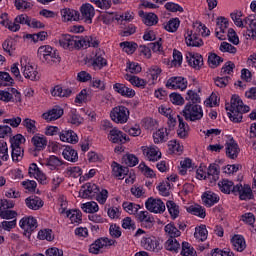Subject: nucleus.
Returning a JSON list of instances; mask_svg holds the SVG:
<instances>
[{"label": "nucleus", "instance_id": "nucleus-2", "mask_svg": "<svg viewBox=\"0 0 256 256\" xmlns=\"http://www.w3.org/2000/svg\"><path fill=\"white\" fill-rule=\"evenodd\" d=\"M62 49L73 51L74 49H83L88 43L89 38H83V36H75L70 34H63L58 41Z\"/></svg>", "mask_w": 256, "mask_h": 256}, {"label": "nucleus", "instance_id": "nucleus-40", "mask_svg": "<svg viewBox=\"0 0 256 256\" xmlns=\"http://www.w3.org/2000/svg\"><path fill=\"white\" fill-rule=\"evenodd\" d=\"M37 122L31 118H26L22 121L23 127H25L28 131V133H32V135H35L37 133Z\"/></svg>", "mask_w": 256, "mask_h": 256}, {"label": "nucleus", "instance_id": "nucleus-46", "mask_svg": "<svg viewBox=\"0 0 256 256\" xmlns=\"http://www.w3.org/2000/svg\"><path fill=\"white\" fill-rule=\"evenodd\" d=\"M143 23L148 27H153V25H157V23H159V18L155 15V13H148L144 15Z\"/></svg>", "mask_w": 256, "mask_h": 256}, {"label": "nucleus", "instance_id": "nucleus-4", "mask_svg": "<svg viewBox=\"0 0 256 256\" xmlns=\"http://www.w3.org/2000/svg\"><path fill=\"white\" fill-rule=\"evenodd\" d=\"M110 117L114 123L123 124L129 121V109L125 106H118L113 108Z\"/></svg>", "mask_w": 256, "mask_h": 256}, {"label": "nucleus", "instance_id": "nucleus-9", "mask_svg": "<svg viewBox=\"0 0 256 256\" xmlns=\"http://www.w3.org/2000/svg\"><path fill=\"white\" fill-rule=\"evenodd\" d=\"M99 193V186L95 183L88 182L81 186L79 196L82 199H93Z\"/></svg>", "mask_w": 256, "mask_h": 256}, {"label": "nucleus", "instance_id": "nucleus-32", "mask_svg": "<svg viewBox=\"0 0 256 256\" xmlns=\"http://www.w3.org/2000/svg\"><path fill=\"white\" fill-rule=\"evenodd\" d=\"M187 212L191 213L192 215H196V217H200V219H205L207 214L205 213V208L201 205H191L187 208Z\"/></svg>", "mask_w": 256, "mask_h": 256}, {"label": "nucleus", "instance_id": "nucleus-61", "mask_svg": "<svg viewBox=\"0 0 256 256\" xmlns=\"http://www.w3.org/2000/svg\"><path fill=\"white\" fill-rule=\"evenodd\" d=\"M96 200L101 205H105L107 202V198L109 197V192L106 189L99 190V192L95 195Z\"/></svg>", "mask_w": 256, "mask_h": 256}, {"label": "nucleus", "instance_id": "nucleus-6", "mask_svg": "<svg viewBox=\"0 0 256 256\" xmlns=\"http://www.w3.org/2000/svg\"><path fill=\"white\" fill-rule=\"evenodd\" d=\"M115 243H117V241L107 237L99 238L90 245L89 253H92L93 255H99V251H101L103 247H111L115 245Z\"/></svg>", "mask_w": 256, "mask_h": 256}, {"label": "nucleus", "instance_id": "nucleus-57", "mask_svg": "<svg viewBox=\"0 0 256 256\" xmlns=\"http://www.w3.org/2000/svg\"><path fill=\"white\" fill-rule=\"evenodd\" d=\"M120 47L123 48V50L130 54L133 55V53H135L136 49H137V43L135 42H121L120 43Z\"/></svg>", "mask_w": 256, "mask_h": 256}, {"label": "nucleus", "instance_id": "nucleus-18", "mask_svg": "<svg viewBox=\"0 0 256 256\" xmlns=\"http://www.w3.org/2000/svg\"><path fill=\"white\" fill-rule=\"evenodd\" d=\"M80 11L82 19H84L85 23H93V17H95V8H93L91 4H83Z\"/></svg>", "mask_w": 256, "mask_h": 256}, {"label": "nucleus", "instance_id": "nucleus-34", "mask_svg": "<svg viewBox=\"0 0 256 256\" xmlns=\"http://www.w3.org/2000/svg\"><path fill=\"white\" fill-rule=\"evenodd\" d=\"M42 63H45L46 65H59V63H61V56H59L57 50H52L46 60Z\"/></svg>", "mask_w": 256, "mask_h": 256}, {"label": "nucleus", "instance_id": "nucleus-13", "mask_svg": "<svg viewBox=\"0 0 256 256\" xmlns=\"http://www.w3.org/2000/svg\"><path fill=\"white\" fill-rule=\"evenodd\" d=\"M239 195L241 201H247V199H253V190L249 185L236 184L234 188V195Z\"/></svg>", "mask_w": 256, "mask_h": 256}, {"label": "nucleus", "instance_id": "nucleus-41", "mask_svg": "<svg viewBox=\"0 0 256 256\" xmlns=\"http://www.w3.org/2000/svg\"><path fill=\"white\" fill-rule=\"evenodd\" d=\"M177 117L179 122L177 135L178 137H180V139H185V137H187V123H185L183 117H181L180 115H178Z\"/></svg>", "mask_w": 256, "mask_h": 256}, {"label": "nucleus", "instance_id": "nucleus-28", "mask_svg": "<svg viewBox=\"0 0 256 256\" xmlns=\"http://www.w3.org/2000/svg\"><path fill=\"white\" fill-rule=\"evenodd\" d=\"M45 165L48 167V169H50V171H59V168L63 165V160L55 155H52L46 160Z\"/></svg>", "mask_w": 256, "mask_h": 256}, {"label": "nucleus", "instance_id": "nucleus-59", "mask_svg": "<svg viewBox=\"0 0 256 256\" xmlns=\"http://www.w3.org/2000/svg\"><path fill=\"white\" fill-rule=\"evenodd\" d=\"M0 159H2V161H7L9 159V148L5 141H0Z\"/></svg>", "mask_w": 256, "mask_h": 256}, {"label": "nucleus", "instance_id": "nucleus-3", "mask_svg": "<svg viewBox=\"0 0 256 256\" xmlns=\"http://www.w3.org/2000/svg\"><path fill=\"white\" fill-rule=\"evenodd\" d=\"M186 121H201L203 119V108L199 104L188 102L181 113Z\"/></svg>", "mask_w": 256, "mask_h": 256}, {"label": "nucleus", "instance_id": "nucleus-7", "mask_svg": "<svg viewBox=\"0 0 256 256\" xmlns=\"http://www.w3.org/2000/svg\"><path fill=\"white\" fill-rule=\"evenodd\" d=\"M20 65L26 79H30V81H39V72H37L33 66L29 65L27 57L24 56L20 59Z\"/></svg>", "mask_w": 256, "mask_h": 256}, {"label": "nucleus", "instance_id": "nucleus-45", "mask_svg": "<svg viewBox=\"0 0 256 256\" xmlns=\"http://www.w3.org/2000/svg\"><path fill=\"white\" fill-rule=\"evenodd\" d=\"M125 79H126V81H129V83H131V85H134V87H145V85H147V82H145V80L140 79L137 76L127 74L125 76Z\"/></svg>", "mask_w": 256, "mask_h": 256}, {"label": "nucleus", "instance_id": "nucleus-51", "mask_svg": "<svg viewBox=\"0 0 256 256\" xmlns=\"http://www.w3.org/2000/svg\"><path fill=\"white\" fill-rule=\"evenodd\" d=\"M223 63V58L220 56H217V54H210L208 56V65L212 68L215 69V67H219Z\"/></svg>", "mask_w": 256, "mask_h": 256}, {"label": "nucleus", "instance_id": "nucleus-63", "mask_svg": "<svg viewBox=\"0 0 256 256\" xmlns=\"http://www.w3.org/2000/svg\"><path fill=\"white\" fill-rule=\"evenodd\" d=\"M23 148L17 147V148H12V160L19 162L21 159H23Z\"/></svg>", "mask_w": 256, "mask_h": 256}, {"label": "nucleus", "instance_id": "nucleus-60", "mask_svg": "<svg viewBox=\"0 0 256 256\" xmlns=\"http://www.w3.org/2000/svg\"><path fill=\"white\" fill-rule=\"evenodd\" d=\"M11 148L21 147V143H25V137L21 134H17L10 138Z\"/></svg>", "mask_w": 256, "mask_h": 256}, {"label": "nucleus", "instance_id": "nucleus-53", "mask_svg": "<svg viewBox=\"0 0 256 256\" xmlns=\"http://www.w3.org/2000/svg\"><path fill=\"white\" fill-rule=\"evenodd\" d=\"M244 35L247 39H253L256 41V18H254L250 23V28H247Z\"/></svg>", "mask_w": 256, "mask_h": 256}, {"label": "nucleus", "instance_id": "nucleus-22", "mask_svg": "<svg viewBox=\"0 0 256 256\" xmlns=\"http://www.w3.org/2000/svg\"><path fill=\"white\" fill-rule=\"evenodd\" d=\"M113 89L116 93L122 95V97H128L129 99L135 95V90L127 87L125 84L116 83L113 85Z\"/></svg>", "mask_w": 256, "mask_h": 256}, {"label": "nucleus", "instance_id": "nucleus-25", "mask_svg": "<svg viewBox=\"0 0 256 256\" xmlns=\"http://www.w3.org/2000/svg\"><path fill=\"white\" fill-rule=\"evenodd\" d=\"M202 201L206 207H213L215 203H219V196L215 192L207 191L202 195Z\"/></svg>", "mask_w": 256, "mask_h": 256}, {"label": "nucleus", "instance_id": "nucleus-12", "mask_svg": "<svg viewBox=\"0 0 256 256\" xmlns=\"http://www.w3.org/2000/svg\"><path fill=\"white\" fill-rule=\"evenodd\" d=\"M108 139L111 141V143H116L118 145H124V143H127L129 141V137H127V134L123 133L118 128H113L110 130V133L108 134Z\"/></svg>", "mask_w": 256, "mask_h": 256}, {"label": "nucleus", "instance_id": "nucleus-38", "mask_svg": "<svg viewBox=\"0 0 256 256\" xmlns=\"http://www.w3.org/2000/svg\"><path fill=\"white\" fill-rule=\"evenodd\" d=\"M52 51H55V49L49 45L40 46L38 48V58L43 63L44 60H47V57H49Z\"/></svg>", "mask_w": 256, "mask_h": 256}, {"label": "nucleus", "instance_id": "nucleus-58", "mask_svg": "<svg viewBox=\"0 0 256 256\" xmlns=\"http://www.w3.org/2000/svg\"><path fill=\"white\" fill-rule=\"evenodd\" d=\"M123 161L128 167H135L139 163V158L134 154H127L123 157Z\"/></svg>", "mask_w": 256, "mask_h": 256}, {"label": "nucleus", "instance_id": "nucleus-30", "mask_svg": "<svg viewBox=\"0 0 256 256\" xmlns=\"http://www.w3.org/2000/svg\"><path fill=\"white\" fill-rule=\"evenodd\" d=\"M232 246L236 251L240 253L245 251L247 244L245 243V238L242 235H234L231 239Z\"/></svg>", "mask_w": 256, "mask_h": 256}, {"label": "nucleus", "instance_id": "nucleus-19", "mask_svg": "<svg viewBox=\"0 0 256 256\" xmlns=\"http://www.w3.org/2000/svg\"><path fill=\"white\" fill-rule=\"evenodd\" d=\"M186 59L190 67H193V69H196L197 71L203 67V56L200 54L188 53Z\"/></svg>", "mask_w": 256, "mask_h": 256}, {"label": "nucleus", "instance_id": "nucleus-14", "mask_svg": "<svg viewBox=\"0 0 256 256\" xmlns=\"http://www.w3.org/2000/svg\"><path fill=\"white\" fill-rule=\"evenodd\" d=\"M185 42L188 47H203V40L199 38L197 30L187 31L185 34Z\"/></svg>", "mask_w": 256, "mask_h": 256}, {"label": "nucleus", "instance_id": "nucleus-31", "mask_svg": "<svg viewBox=\"0 0 256 256\" xmlns=\"http://www.w3.org/2000/svg\"><path fill=\"white\" fill-rule=\"evenodd\" d=\"M61 15L64 21H78L79 19V12L69 8L62 9Z\"/></svg>", "mask_w": 256, "mask_h": 256}, {"label": "nucleus", "instance_id": "nucleus-11", "mask_svg": "<svg viewBox=\"0 0 256 256\" xmlns=\"http://www.w3.org/2000/svg\"><path fill=\"white\" fill-rule=\"evenodd\" d=\"M166 87L168 89L185 91L187 89V79L181 76L171 77L167 80Z\"/></svg>", "mask_w": 256, "mask_h": 256}, {"label": "nucleus", "instance_id": "nucleus-64", "mask_svg": "<svg viewBox=\"0 0 256 256\" xmlns=\"http://www.w3.org/2000/svg\"><path fill=\"white\" fill-rule=\"evenodd\" d=\"M193 251V247H191V244H189V242H182L181 255L193 256Z\"/></svg>", "mask_w": 256, "mask_h": 256}, {"label": "nucleus", "instance_id": "nucleus-29", "mask_svg": "<svg viewBox=\"0 0 256 256\" xmlns=\"http://www.w3.org/2000/svg\"><path fill=\"white\" fill-rule=\"evenodd\" d=\"M218 187L220 191L226 193V195H229L230 193L235 195V184L231 180L223 179L218 183Z\"/></svg>", "mask_w": 256, "mask_h": 256}, {"label": "nucleus", "instance_id": "nucleus-27", "mask_svg": "<svg viewBox=\"0 0 256 256\" xmlns=\"http://www.w3.org/2000/svg\"><path fill=\"white\" fill-rule=\"evenodd\" d=\"M62 155L66 161H70L71 163H77L79 161V154L71 146H66L63 149Z\"/></svg>", "mask_w": 256, "mask_h": 256}, {"label": "nucleus", "instance_id": "nucleus-44", "mask_svg": "<svg viewBox=\"0 0 256 256\" xmlns=\"http://www.w3.org/2000/svg\"><path fill=\"white\" fill-rule=\"evenodd\" d=\"M180 23L181 21H179V18H173L164 25V29L169 31V33H175V31L179 29Z\"/></svg>", "mask_w": 256, "mask_h": 256}, {"label": "nucleus", "instance_id": "nucleus-42", "mask_svg": "<svg viewBox=\"0 0 256 256\" xmlns=\"http://www.w3.org/2000/svg\"><path fill=\"white\" fill-rule=\"evenodd\" d=\"M123 209L126 213H129V215H135L141 209V206L139 204H135L133 202H124L122 204Z\"/></svg>", "mask_w": 256, "mask_h": 256}, {"label": "nucleus", "instance_id": "nucleus-20", "mask_svg": "<svg viewBox=\"0 0 256 256\" xmlns=\"http://www.w3.org/2000/svg\"><path fill=\"white\" fill-rule=\"evenodd\" d=\"M60 141L75 145V143L79 142V137L77 136V133H75L73 130H62L60 132Z\"/></svg>", "mask_w": 256, "mask_h": 256}, {"label": "nucleus", "instance_id": "nucleus-54", "mask_svg": "<svg viewBox=\"0 0 256 256\" xmlns=\"http://www.w3.org/2000/svg\"><path fill=\"white\" fill-rule=\"evenodd\" d=\"M82 209L84 210L85 213H97V211H99V205L97 204V202H87L82 204Z\"/></svg>", "mask_w": 256, "mask_h": 256}, {"label": "nucleus", "instance_id": "nucleus-17", "mask_svg": "<svg viewBox=\"0 0 256 256\" xmlns=\"http://www.w3.org/2000/svg\"><path fill=\"white\" fill-rule=\"evenodd\" d=\"M239 145L233 138L226 142V157L229 159H237L239 157Z\"/></svg>", "mask_w": 256, "mask_h": 256}, {"label": "nucleus", "instance_id": "nucleus-50", "mask_svg": "<svg viewBox=\"0 0 256 256\" xmlns=\"http://www.w3.org/2000/svg\"><path fill=\"white\" fill-rule=\"evenodd\" d=\"M66 217L70 219L71 223H79L81 221V211L79 210H68L66 211Z\"/></svg>", "mask_w": 256, "mask_h": 256}, {"label": "nucleus", "instance_id": "nucleus-35", "mask_svg": "<svg viewBox=\"0 0 256 256\" xmlns=\"http://www.w3.org/2000/svg\"><path fill=\"white\" fill-rule=\"evenodd\" d=\"M165 233L170 237V239H176V237H181V231L175 227V224L169 223L164 227Z\"/></svg>", "mask_w": 256, "mask_h": 256}, {"label": "nucleus", "instance_id": "nucleus-37", "mask_svg": "<svg viewBox=\"0 0 256 256\" xmlns=\"http://www.w3.org/2000/svg\"><path fill=\"white\" fill-rule=\"evenodd\" d=\"M208 235L207 226L200 225L195 228L194 237L197 241H206Z\"/></svg>", "mask_w": 256, "mask_h": 256}, {"label": "nucleus", "instance_id": "nucleus-16", "mask_svg": "<svg viewBox=\"0 0 256 256\" xmlns=\"http://www.w3.org/2000/svg\"><path fill=\"white\" fill-rule=\"evenodd\" d=\"M220 168L219 164H210L206 172V181H209L211 185H215L219 181Z\"/></svg>", "mask_w": 256, "mask_h": 256}, {"label": "nucleus", "instance_id": "nucleus-55", "mask_svg": "<svg viewBox=\"0 0 256 256\" xmlns=\"http://www.w3.org/2000/svg\"><path fill=\"white\" fill-rule=\"evenodd\" d=\"M166 206L172 219H177V217H179V206L173 201H168Z\"/></svg>", "mask_w": 256, "mask_h": 256}, {"label": "nucleus", "instance_id": "nucleus-23", "mask_svg": "<svg viewBox=\"0 0 256 256\" xmlns=\"http://www.w3.org/2000/svg\"><path fill=\"white\" fill-rule=\"evenodd\" d=\"M32 145H34L36 151H43L47 147V137L41 134H36L31 139Z\"/></svg>", "mask_w": 256, "mask_h": 256}, {"label": "nucleus", "instance_id": "nucleus-52", "mask_svg": "<svg viewBox=\"0 0 256 256\" xmlns=\"http://www.w3.org/2000/svg\"><path fill=\"white\" fill-rule=\"evenodd\" d=\"M185 99L186 101H189L191 105H197V103H201V97H199V94L193 90H188Z\"/></svg>", "mask_w": 256, "mask_h": 256}, {"label": "nucleus", "instance_id": "nucleus-43", "mask_svg": "<svg viewBox=\"0 0 256 256\" xmlns=\"http://www.w3.org/2000/svg\"><path fill=\"white\" fill-rule=\"evenodd\" d=\"M165 249H167V251H174V253H177V251L181 249V244L179 243V241H177V239L169 238L165 242Z\"/></svg>", "mask_w": 256, "mask_h": 256}, {"label": "nucleus", "instance_id": "nucleus-24", "mask_svg": "<svg viewBox=\"0 0 256 256\" xmlns=\"http://www.w3.org/2000/svg\"><path fill=\"white\" fill-rule=\"evenodd\" d=\"M26 206L32 211H39L43 207V200L37 196H30L25 199Z\"/></svg>", "mask_w": 256, "mask_h": 256}, {"label": "nucleus", "instance_id": "nucleus-33", "mask_svg": "<svg viewBox=\"0 0 256 256\" xmlns=\"http://www.w3.org/2000/svg\"><path fill=\"white\" fill-rule=\"evenodd\" d=\"M216 25V37H218L220 40H223V37L219 36V33H225V30L227 27H229V21L223 17H220L217 19Z\"/></svg>", "mask_w": 256, "mask_h": 256}, {"label": "nucleus", "instance_id": "nucleus-49", "mask_svg": "<svg viewBox=\"0 0 256 256\" xmlns=\"http://www.w3.org/2000/svg\"><path fill=\"white\" fill-rule=\"evenodd\" d=\"M13 83H15V80H13L8 72H0V85L2 87L13 85Z\"/></svg>", "mask_w": 256, "mask_h": 256}, {"label": "nucleus", "instance_id": "nucleus-10", "mask_svg": "<svg viewBox=\"0 0 256 256\" xmlns=\"http://www.w3.org/2000/svg\"><path fill=\"white\" fill-rule=\"evenodd\" d=\"M145 207L150 213H165V203H163L162 199L150 197L146 200Z\"/></svg>", "mask_w": 256, "mask_h": 256}, {"label": "nucleus", "instance_id": "nucleus-56", "mask_svg": "<svg viewBox=\"0 0 256 256\" xmlns=\"http://www.w3.org/2000/svg\"><path fill=\"white\" fill-rule=\"evenodd\" d=\"M38 239L42 241H53L55 237L53 236V231L51 229H44L38 232Z\"/></svg>", "mask_w": 256, "mask_h": 256}, {"label": "nucleus", "instance_id": "nucleus-48", "mask_svg": "<svg viewBox=\"0 0 256 256\" xmlns=\"http://www.w3.org/2000/svg\"><path fill=\"white\" fill-rule=\"evenodd\" d=\"M168 135H169V132H167V128L159 129L153 135L154 143H163V141H165Z\"/></svg>", "mask_w": 256, "mask_h": 256}, {"label": "nucleus", "instance_id": "nucleus-62", "mask_svg": "<svg viewBox=\"0 0 256 256\" xmlns=\"http://www.w3.org/2000/svg\"><path fill=\"white\" fill-rule=\"evenodd\" d=\"M15 7L18 11H27V9H31V2L15 0Z\"/></svg>", "mask_w": 256, "mask_h": 256}, {"label": "nucleus", "instance_id": "nucleus-26", "mask_svg": "<svg viewBox=\"0 0 256 256\" xmlns=\"http://www.w3.org/2000/svg\"><path fill=\"white\" fill-rule=\"evenodd\" d=\"M144 155H146L147 159L149 161H159L161 159V152L159 151V148L155 146H151L149 148L143 149Z\"/></svg>", "mask_w": 256, "mask_h": 256}, {"label": "nucleus", "instance_id": "nucleus-39", "mask_svg": "<svg viewBox=\"0 0 256 256\" xmlns=\"http://www.w3.org/2000/svg\"><path fill=\"white\" fill-rule=\"evenodd\" d=\"M68 123L79 126L83 123V118L77 113V110L73 109L68 115Z\"/></svg>", "mask_w": 256, "mask_h": 256}, {"label": "nucleus", "instance_id": "nucleus-1", "mask_svg": "<svg viewBox=\"0 0 256 256\" xmlns=\"http://www.w3.org/2000/svg\"><path fill=\"white\" fill-rule=\"evenodd\" d=\"M249 106L243 104V100L237 95H233L230 101V106H226L228 117L233 123H241L243 121V113H249Z\"/></svg>", "mask_w": 256, "mask_h": 256}, {"label": "nucleus", "instance_id": "nucleus-36", "mask_svg": "<svg viewBox=\"0 0 256 256\" xmlns=\"http://www.w3.org/2000/svg\"><path fill=\"white\" fill-rule=\"evenodd\" d=\"M73 91L69 88L63 89L61 86H55L51 91L53 97H70Z\"/></svg>", "mask_w": 256, "mask_h": 256}, {"label": "nucleus", "instance_id": "nucleus-15", "mask_svg": "<svg viewBox=\"0 0 256 256\" xmlns=\"http://www.w3.org/2000/svg\"><path fill=\"white\" fill-rule=\"evenodd\" d=\"M63 109L59 106H55L48 112L42 114V119L47 121V123H51V121H57V119H61L63 117Z\"/></svg>", "mask_w": 256, "mask_h": 256}, {"label": "nucleus", "instance_id": "nucleus-47", "mask_svg": "<svg viewBox=\"0 0 256 256\" xmlns=\"http://www.w3.org/2000/svg\"><path fill=\"white\" fill-rule=\"evenodd\" d=\"M92 66L94 69H103V67L107 66V60L101 56V54L96 53Z\"/></svg>", "mask_w": 256, "mask_h": 256}, {"label": "nucleus", "instance_id": "nucleus-5", "mask_svg": "<svg viewBox=\"0 0 256 256\" xmlns=\"http://www.w3.org/2000/svg\"><path fill=\"white\" fill-rule=\"evenodd\" d=\"M141 247L146 251H161V243H159V238L153 235L144 236L140 242Z\"/></svg>", "mask_w": 256, "mask_h": 256}, {"label": "nucleus", "instance_id": "nucleus-8", "mask_svg": "<svg viewBox=\"0 0 256 256\" xmlns=\"http://www.w3.org/2000/svg\"><path fill=\"white\" fill-rule=\"evenodd\" d=\"M19 225L24 230V235L31 237V233L37 229V219L33 218V216H26L20 220Z\"/></svg>", "mask_w": 256, "mask_h": 256}, {"label": "nucleus", "instance_id": "nucleus-21", "mask_svg": "<svg viewBox=\"0 0 256 256\" xmlns=\"http://www.w3.org/2000/svg\"><path fill=\"white\" fill-rule=\"evenodd\" d=\"M112 175L113 177H117V179H124L125 175L129 173V168L122 166L117 162H112Z\"/></svg>", "mask_w": 256, "mask_h": 256}]
</instances>
